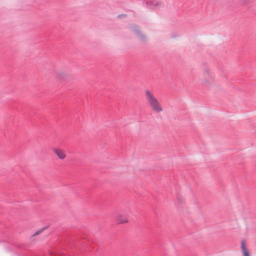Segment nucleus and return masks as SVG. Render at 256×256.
<instances>
[{
  "instance_id": "7ed1b4c3",
  "label": "nucleus",
  "mask_w": 256,
  "mask_h": 256,
  "mask_svg": "<svg viewBox=\"0 0 256 256\" xmlns=\"http://www.w3.org/2000/svg\"><path fill=\"white\" fill-rule=\"evenodd\" d=\"M116 221L118 224H123L128 222V216L124 214H118L116 218Z\"/></svg>"
},
{
  "instance_id": "0eeeda50",
  "label": "nucleus",
  "mask_w": 256,
  "mask_h": 256,
  "mask_svg": "<svg viewBox=\"0 0 256 256\" xmlns=\"http://www.w3.org/2000/svg\"><path fill=\"white\" fill-rule=\"evenodd\" d=\"M44 230V228H42V229H40L39 230H38V231H36V232H35L33 235H32L30 238V241L32 242H34L35 241L36 239H35V237L38 235H39L40 234H41L43 231Z\"/></svg>"
},
{
  "instance_id": "f03ea898",
  "label": "nucleus",
  "mask_w": 256,
  "mask_h": 256,
  "mask_svg": "<svg viewBox=\"0 0 256 256\" xmlns=\"http://www.w3.org/2000/svg\"><path fill=\"white\" fill-rule=\"evenodd\" d=\"M128 28L130 30L134 32L139 38L140 40L143 42H145L147 40L146 36L142 33V31L140 30V26L134 24H130Z\"/></svg>"
},
{
  "instance_id": "20e7f679",
  "label": "nucleus",
  "mask_w": 256,
  "mask_h": 256,
  "mask_svg": "<svg viewBox=\"0 0 256 256\" xmlns=\"http://www.w3.org/2000/svg\"><path fill=\"white\" fill-rule=\"evenodd\" d=\"M55 154L60 160H64L66 158V154L64 150L59 148H55L53 150Z\"/></svg>"
},
{
  "instance_id": "423d86ee",
  "label": "nucleus",
  "mask_w": 256,
  "mask_h": 256,
  "mask_svg": "<svg viewBox=\"0 0 256 256\" xmlns=\"http://www.w3.org/2000/svg\"><path fill=\"white\" fill-rule=\"evenodd\" d=\"M241 249L242 256H252L244 242L241 244Z\"/></svg>"
},
{
  "instance_id": "f257e3e1",
  "label": "nucleus",
  "mask_w": 256,
  "mask_h": 256,
  "mask_svg": "<svg viewBox=\"0 0 256 256\" xmlns=\"http://www.w3.org/2000/svg\"><path fill=\"white\" fill-rule=\"evenodd\" d=\"M145 98L148 106L153 112L160 113L163 112L164 109L160 102L150 90L145 91Z\"/></svg>"
},
{
  "instance_id": "39448f33",
  "label": "nucleus",
  "mask_w": 256,
  "mask_h": 256,
  "mask_svg": "<svg viewBox=\"0 0 256 256\" xmlns=\"http://www.w3.org/2000/svg\"><path fill=\"white\" fill-rule=\"evenodd\" d=\"M160 3L155 0H150L146 2V4L148 7L152 9H154L158 7Z\"/></svg>"
},
{
  "instance_id": "1a4fd4ad",
  "label": "nucleus",
  "mask_w": 256,
  "mask_h": 256,
  "mask_svg": "<svg viewBox=\"0 0 256 256\" xmlns=\"http://www.w3.org/2000/svg\"><path fill=\"white\" fill-rule=\"evenodd\" d=\"M244 2H247L248 0H242Z\"/></svg>"
},
{
  "instance_id": "6e6552de",
  "label": "nucleus",
  "mask_w": 256,
  "mask_h": 256,
  "mask_svg": "<svg viewBox=\"0 0 256 256\" xmlns=\"http://www.w3.org/2000/svg\"><path fill=\"white\" fill-rule=\"evenodd\" d=\"M126 16H126V14H119L118 16V18H126Z\"/></svg>"
}]
</instances>
